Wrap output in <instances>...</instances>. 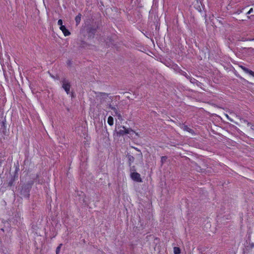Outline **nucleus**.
<instances>
[{
  "label": "nucleus",
  "instance_id": "11",
  "mask_svg": "<svg viewBox=\"0 0 254 254\" xmlns=\"http://www.w3.org/2000/svg\"><path fill=\"white\" fill-rule=\"evenodd\" d=\"M108 124L110 125V126H112L113 125V123H114V119L111 116H109L108 118Z\"/></svg>",
  "mask_w": 254,
  "mask_h": 254
},
{
  "label": "nucleus",
  "instance_id": "21",
  "mask_svg": "<svg viewBox=\"0 0 254 254\" xmlns=\"http://www.w3.org/2000/svg\"><path fill=\"white\" fill-rule=\"evenodd\" d=\"M253 11V8H251L250 10L247 12V14L251 13Z\"/></svg>",
  "mask_w": 254,
  "mask_h": 254
},
{
  "label": "nucleus",
  "instance_id": "5",
  "mask_svg": "<svg viewBox=\"0 0 254 254\" xmlns=\"http://www.w3.org/2000/svg\"><path fill=\"white\" fill-rule=\"evenodd\" d=\"M109 108L114 112L115 115L118 117L119 120H122V115L115 107L112 106L111 105H109Z\"/></svg>",
  "mask_w": 254,
  "mask_h": 254
},
{
  "label": "nucleus",
  "instance_id": "12",
  "mask_svg": "<svg viewBox=\"0 0 254 254\" xmlns=\"http://www.w3.org/2000/svg\"><path fill=\"white\" fill-rule=\"evenodd\" d=\"M122 128L124 129L125 134H129L130 131L134 132L132 129L131 128H126L124 126L122 127Z\"/></svg>",
  "mask_w": 254,
  "mask_h": 254
},
{
  "label": "nucleus",
  "instance_id": "7",
  "mask_svg": "<svg viewBox=\"0 0 254 254\" xmlns=\"http://www.w3.org/2000/svg\"><path fill=\"white\" fill-rule=\"evenodd\" d=\"M190 82L192 84H196L198 87H201L202 83L199 81H198L197 80L194 79V78L191 77V78H190Z\"/></svg>",
  "mask_w": 254,
  "mask_h": 254
},
{
  "label": "nucleus",
  "instance_id": "1",
  "mask_svg": "<svg viewBox=\"0 0 254 254\" xmlns=\"http://www.w3.org/2000/svg\"><path fill=\"white\" fill-rule=\"evenodd\" d=\"M61 82L62 84V88L64 90L67 94H69L71 87V84L69 81L65 78H63L62 79Z\"/></svg>",
  "mask_w": 254,
  "mask_h": 254
},
{
  "label": "nucleus",
  "instance_id": "20",
  "mask_svg": "<svg viewBox=\"0 0 254 254\" xmlns=\"http://www.w3.org/2000/svg\"><path fill=\"white\" fill-rule=\"evenodd\" d=\"M72 61L71 60H68L67 62V64L70 66L71 65H72Z\"/></svg>",
  "mask_w": 254,
  "mask_h": 254
},
{
  "label": "nucleus",
  "instance_id": "3",
  "mask_svg": "<svg viewBox=\"0 0 254 254\" xmlns=\"http://www.w3.org/2000/svg\"><path fill=\"white\" fill-rule=\"evenodd\" d=\"M96 94V98L100 100L101 102H103L108 96V94L104 92H95Z\"/></svg>",
  "mask_w": 254,
  "mask_h": 254
},
{
  "label": "nucleus",
  "instance_id": "24",
  "mask_svg": "<svg viewBox=\"0 0 254 254\" xmlns=\"http://www.w3.org/2000/svg\"><path fill=\"white\" fill-rule=\"evenodd\" d=\"M244 122H246V123H247V125H248V126H250V125H251V124L250 123L248 122L247 120H244Z\"/></svg>",
  "mask_w": 254,
  "mask_h": 254
},
{
  "label": "nucleus",
  "instance_id": "18",
  "mask_svg": "<svg viewBox=\"0 0 254 254\" xmlns=\"http://www.w3.org/2000/svg\"><path fill=\"white\" fill-rule=\"evenodd\" d=\"M58 25H60V26H64L63 25V21L62 19H59L58 21Z\"/></svg>",
  "mask_w": 254,
  "mask_h": 254
},
{
  "label": "nucleus",
  "instance_id": "8",
  "mask_svg": "<svg viewBox=\"0 0 254 254\" xmlns=\"http://www.w3.org/2000/svg\"><path fill=\"white\" fill-rule=\"evenodd\" d=\"M127 157L128 159L129 165L130 166L131 164L133 163L134 161V157L128 154L127 155Z\"/></svg>",
  "mask_w": 254,
  "mask_h": 254
},
{
  "label": "nucleus",
  "instance_id": "10",
  "mask_svg": "<svg viewBox=\"0 0 254 254\" xmlns=\"http://www.w3.org/2000/svg\"><path fill=\"white\" fill-rule=\"evenodd\" d=\"M81 14L79 13L75 18V20L76 23V25H78L81 20Z\"/></svg>",
  "mask_w": 254,
  "mask_h": 254
},
{
  "label": "nucleus",
  "instance_id": "31",
  "mask_svg": "<svg viewBox=\"0 0 254 254\" xmlns=\"http://www.w3.org/2000/svg\"><path fill=\"white\" fill-rule=\"evenodd\" d=\"M136 135H138V133H135Z\"/></svg>",
  "mask_w": 254,
  "mask_h": 254
},
{
  "label": "nucleus",
  "instance_id": "26",
  "mask_svg": "<svg viewBox=\"0 0 254 254\" xmlns=\"http://www.w3.org/2000/svg\"><path fill=\"white\" fill-rule=\"evenodd\" d=\"M134 149H135V150H136L137 151L141 152L140 150L139 149H138V148H134ZM140 154L142 155V153H140Z\"/></svg>",
  "mask_w": 254,
  "mask_h": 254
},
{
  "label": "nucleus",
  "instance_id": "9",
  "mask_svg": "<svg viewBox=\"0 0 254 254\" xmlns=\"http://www.w3.org/2000/svg\"><path fill=\"white\" fill-rule=\"evenodd\" d=\"M246 73H249L250 75H251L252 76H253V77H254V72L252 70L248 69V68L247 67H245L244 70H243Z\"/></svg>",
  "mask_w": 254,
  "mask_h": 254
},
{
  "label": "nucleus",
  "instance_id": "22",
  "mask_svg": "<svg viewBox=\"0 0 254 254\" xmlns=\"http://www.w3.org/2000/svg\"><path fill=\"white\" fill-rule=\"evenodd\" d=\"M181 74L185 77L187 76V75L188 74L185 71H182Z\"/></svg>",
  "mask_w": 254,
  "mask_h": 254
},
{
  "label": "nucleus",
  "instance_id": "29",
  "mask_svg": "<svg viewBox=\"0 0 254 254\" xmlns=\"http://www.w3.org/2000/svg\"><path fill=\"white\" fill-rule=\"evenodd\" d=\"M251 129H253V130H254V127H253V126H252L251 127Z\"/></svg>",
  "mask_w": 254,
  "mask_h": 254
},
{
  "label": "nucleus",
  "instance_id": "15",
  "mask_svg": "<svg viewBox=\"0 0 254 254\" xmlns=\"http://www.w3.org/2000/svg\"><path fill=\"white\" fill-rule=\"evenodd\" d=\"M117 134H119L120 135L123 136L125 134V132L124 129H120L118 132Z\"/></svg>",
  "mask_w": 254,
  "mask_h": 254
},
{
  "label": "nucleus",
  "instance_id": "17",
  "mask_svg": "<svg viewBox=\"0 0 254 254\" xmlns=\"http://www.w3.org/2000/svg\"><path fill=\"white\" fill-rule=\"evenodd\" d=\"M167 157L164 156H162L161 157V162H162V163L163 164L165 161H166V160H167Z\"/></svg>",
  "mask_w": 254,
  "mask_h": 254
},
{
  "label": "nucleus",
  "instance_id": "13",
  "mask_svg": "<svg viewBox=\"0 0 254 254\" xmlns=\"http://www.w3.org/2000/svg\"><path fill=\"white\" fill-rule=\"evenodd\" d=\"M180 253H181V250L179 247H175L174 248V254H180Z\"/></svg>",
  "mask_w": 254,
  "mask_h": 254
},
{
  "label": "nucleus",
  "instance_id": "30",
  "mask_svg": "<svg viewBox=\"0 0 254 254\" xmlns=\"http://www.w3.org/2000/svg\"><path fill=\"white\" fill-rule=\"evenodd\" d=\"M227 118H228L230 121H232L231 120H230V119H229V117H228V115H227Z\"/></svg>",
  "mask_w": 254,
  "mask_h": 254
},
{
  "label": "nucleus",
  "instance_id": "14",
  "mask_svg": "<svg viewBox=\"0 0 254 254\" xmlns=\"http://www.w3.org/2000/svg\"><path fill=\"white\" fill-rule=\"evenodd\" d=\"M183 128L185 130H186L189 132L192 133L193 132V130L189 128L187 126H184Z\"/></svg>",
  "mask_w": 254,
  "mask_h": 254
},
{
  "label": "nucleus",
  "instance_id": "32",
  "mask_svg": "<svg viewBox=\"0 0 254 254\" xmlns=\"http://www.w3.org/2000/svg\"><path fill=\"white\" fill-rule=\"evenodd\" d=\"M252 40H254V38L253 39H252Z\"/></svg>",
  "mask_w": 254,
  "mask_h": 254
},
{
  "label": "nucleus",
  "instance_id": "27",
  "mask_svg": "<svg viewBox=\"0 0 254 254\" xmlns=\"http://www.w3.org/2000/svg\"><path fill=\"white\" fill-rule=\"evenodd\" d=\"M240 67L243 69L244 70V68L245 67V66H243V65H240Z\"/></svg>",
  "mask_w": 254,
  "mask_h": 254
},
{
  "label": "nucleus",
  "instance_id": "6",
  "mask_svg": "<svg viewBox=\"0 0 254 254\" xmlns=\"http://www.w3.org/2000/svg\"><path fill=\"white\" fill-rule=\"evenodd\" d=\"M60 29L62 31L64 36H68L70 34L69 31L66 28L65 26H60Z\"/></svg>",
  "mask_w": 254,
  "mask_h": 254
},
{
  "label": "nucleus",
  "instance_id": "28",
  "mask_svg": "<svg viewBox=\"0 0 254 254\" xmlns=\"http://www.w3.org/2000/svg\"><path fill=\"white\" fill-rule=\"evenodd\" d=\"M251 246L252 247H254V243H252Z\"/></svg>",
  "mask_w": 254,
  "mask_h": 254
},
{
  "label": "nucleus",
  "instance_id": "2",
  "mask_svg": "<svg viewBox=\"0 0 254 254\" xmlns=\"http://www.w3.org/2000/svg\"><path fill=\"white\" fill-rule=\"evenodd\" d=\"M98 29V25L89 27L87 29V33L88 34V36L90 38H93Z\"/></svg>",
  "mask_w": 254,
  "mask_h": 254
},
{
  "label": "nucleus",
  "instance_id": "4",
  "mask_svg": "<svg viewBox=\"0 0 254 254\" xmlns=\"http://www.w3.org/2000/svg\"><path fill=\"white\" fill-rule=\"evenodd\" d=\"M130 177L131 179L137 182H142V179L140 177V175L137 172H132L130 174Z\"/></svg>",
  "mask_w": 254,
  "mask_h": 254
},
{
  "label": "nucleus",
  "instance_id": "16",
  "mask_svg": "<svg viewBox=\"0 0 254 254\" xmlns=\"http://www.w3.org/2000/svg\"><path fill=\"white\" fill-rule=\"evenodd\" d=\"M62 246V244H61L59 245V246L56 249V254H59L60 251V249L61 248V247Z\"/></svg>",
  "mask_w": 254,
  "mask_h": 254
},
{
  "label": "nucleus",
  "instance_id": "25",
  "mask_svg": "<svg viewBox=\"0 0 254 254\" xmlns=\"http://www.w3.org/2000/svg\"><path fill=\"white\" fill-rule=\"evenodd\" d=\"M186 78H187L188 79H189L190 80V78H191V77H190L189 75H188V74L187 75V76H186Z\"/></svg>",
  "mask_w": 254,
  "mask_h": 254
},
{
  "label": "nucleus",
  "instance_id": "19",
  "mask_svg": "<svg viewBox=\"0 0 254 254\" xmlns=\"http://www.w3.org/2000/svg\"><path fill=\"white\" fill-rule=\"evenodd\" d=\"M5 124H6V120H5V119H4V120L2 121V122H1L2 126L4 128H5Z\"/></svg>",
  "mask_w": 254,
  "mask_h": 254
},
{
  "label": "nucleus",
  "instance_id": "23",
  "mask_svg": "<svg viewBox=\"0 0 254 254\" xmlns=\"http://www.w3.org/2000/svg\"><path fill=\"white\" fill-rule=\"evenodd\" d=\"M130 171H135V167H134V166H132V167L130 168Z\"/></svg>",
  "mask_w": 254,
  "mask_h": 254
}]
</instances>
